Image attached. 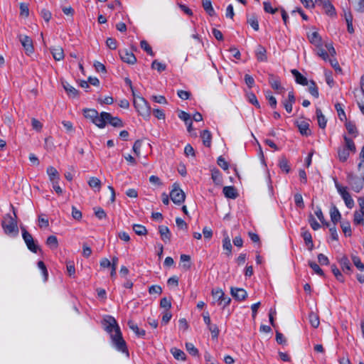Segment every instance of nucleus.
I'll return each mask as SVG.
<instances>
[{
  "mask_svg": "<svg viewBox=\"0 0 364 364\" xmlns=\"http://www.w3.org/2000/svg\"><path fill=\"white\" fill-rule=\"evenodd\" d=\"M105 330L109 334L112 346L118 351L125 353L129 356V350L127 343L122 337L120 328L116 319L111 316H107L104 318Z\"/></svg>",
  "mask_w": 364,
  "mask_h": 364,
  "instance_id": "f257e3e1",
  "label": "nucleus"
},
{
  "mask_svg": "<svg viewBox=\"0 0 364 364\" xmlns=\"http://www.w3.org/2000/svg\"><path fill=\"white\" fill-rule=\"evenodd\" d=\"M11 207L13 210L14 217L10 214H6L1 221V226L5 234L16 237L18 234V228L16 221L17 215L13 205H11Z\"/></svg>",
  "mask_w": 364,
  "mask_h": 364,
  "instance_id": "f03ea898",
  "label": "nucleus"
},
{
  "mask_svg": "<svg viewBox=\"0 0 364 364\" xmlns=\"http://www.w3.org/2000/svg\"><path fill=\"white\" fill-rule=\"evenodd\" d=\"M134 106L137 112L145 119H148L151 115V107L147 101L141 96H134Z\"/></svg>",
  "mask_w": 364,
  "mask_h": 364,
  "instance_id": "7ed1b4c3",
  "label": "nucleus"
},
{
  "mask_svg": "<svg viewBox=\"0 0 364 364\" xmlns=\"http://www.w3.org/2000/svg\"><path fill=\"white\" fill-rule=\"evenodd\" d=\"M346 180L351 190L353 191L359 193L363 188L364 181L363 178H360L353 173H348L346 176Z\"/></svg>",
  "mask_w": 364,
  "mask_h": 364,
  "instance_id": "20e7f679",
  "label": "nucleus"
},
{
  "mask_svg": "<svg viewBox=\"0 0 364 364\" xmlns=\"http://www.w3.org/2000/svg\"><path fill=\"white\" fill-rule=\"evenodd\" d=\"M21 230L22 232V237L28 249L33 253H37L40 248L34 241L33 236L26 230L24 226H21Z\"/></svg>",
  "mask_w": 364,
  "mask_h": 364,
  "instance_id": "39448f33",
  "label": "nucleus"
},
{
  "mask_svg": "<svg viewBox=\"0 0 364 364\" xmlns=\"http://www.w3.org/2000/svg\"><path fill=\"white\" fill-rule=\"evenodd\" d=\"M335 186L342 199L344 200L346 205L348 208H352L354 206V200L349 192L347 191V187L341 186L336 181H335Z\"/></svg>",
  "mask_w": 364,
  "mask_h": 364,
  "instance_id": "423d86ee",
  "label": "nucleus"
},
{
  "mask_svg": "<svg viewBox=\"0 0 364 364\" xmlns=\"http://www.w3.org/2000/svg\"><path fill=\"white\" fill-rule=\"evenodd\" d=\"M170 198L175 204L180 205L184 202L186 195L184 192L179 188L178 185L174 183L173 185V188L170 192Z\"/></svg>",
  "mask_w": 364,
  "mask_h": 364,
  "instance_id": "0eeeda50",
  "label": "nucleus"
},
{
  "mask_svg": "<svg viewBox=\"0 0 364 364\" xmlns=\"http://www.w3.org/2000/svg\"><path fill=\"white\" fill-rule=\"evenodd\" d=\"M18 39L21 42L25 53L27 55H31L34 52V48L33 45L32 39L26 35L18 34L17 36Z\"/></svg>",
  "mask_w": 364,
  "mask_h": 364,
  "instance_id": "6e6552de",
  "label": "nucleus"
},
{
  "mask_svg": "<svg viewBox=\"0 0 364 364\" xmlns=\"http://www.w3.org/2000/svg\"><path fill=\"white\" fill-rule=\"evenodd\" d=\"M212 294L217 299L219 304H223V307L228 306L231 301L230 298L225 296L224 292L220 289H213Z\"/></svg>",
  "mask_w": 364,
  "mask_h": 364,
  "instance_id": "1a4fd4ad",
  "label": "nucleus"
},
{
  "mask_svg": "<svg viewBox=\"0 0 364 364\" xmlns=\"http://www.w3.org/2000/svg\"><path fill=\"white\" fill-rule=\"evenodd\" d=\"M315 4L322 6L327 15L330 16H336V9L329 0H316Z\"/></svg>",
  "mask_w": 364,
  "mask_h": 364,
  "instance_id": "9d476101",
  "label": "nucleus"
},
{
  "mask_svg": "<svg viewBox=\"0 0 364 364\" xmlns=\"http://www.w3.org/2000/svg\"><path fill=\"white\" fill-rule=\"evenodd\" d=\"M268 82L272 88L274 89L277 93L280 94L284 90V88L281 85V81L279 77L269 74Z\"/></svg>",
  "mask_w": 364,
  "mask_h": 364,
  "instance_id": "9b49d317",
  "label": "nucleus"
},
{
  "mask_svg": "<svg viewBox=\"0 0 364 364\" xmlns=\"http://www.w3.org/2000/svg\"><path fill=\"white\" fill-rule=\"evenodd\" d=\"M119 54L122 60L130 65H134L136 62V58L133 53L127 49L120 50Z\"/></svg>",
  "mask_w": 364,
  "mask_h": 364,
  "instance_id": "f8f14e48",
  "label": "nucleus"
},
{
  "mask_svg": "<svg viewBox=\"0 0 364 364\" xmlns=\"http://www.w3.org/2000/svg\"><path fill=\"white\" fill-rule=\"evenodd\" d=\"M337 261L339 263L342 271L345 274H350L351 272V264L349 259L346 255H341L337 257Z\"/></svg>",
  "mask_w": 364,
  "mask_h": 364,
  "instance_id": "ddd939ff",
  "label": "nucleus"
},
{
  "mask_svg": "<svg viewBox=\"0 0 364 364\" xmlns=\"http://www.w3.org/2000/svg\"><path fill=\"white\" fill-rule=\"evenodd\" d=\"M108 117H109V113L102 112L100 115L99 114H97L93 124H95L99 128L102 129L106 126V124L107 123V120L109 119V118H107Z\"/></svg>",
  "mask_w": 364,
  "mask_h": 364,
  "instance_id": "4468645a",
  "label": "nucleus"
},
{
  "mask_svg": "<svg viewBox=\"0 0 364 364\" xmlns=\"http://www.w3.org/2000/svg\"><path fill=\"white\" fill-rule=\"evenodd\" d=\"M230 291L233 298L238 301H243L247 296V291L244 289L232 287Z\"/></svg>",
  "mask_w": 364,
  "mask_h": 364,
  "instance_id": "2eb2a0df",
  "label": "nucleus"
},
{
  "mask_svg": "<svg viewBox=\"0 0 364 364\" xmlns=\"http://www.w3.org/2000/svg\"><path fill=\"white\" fill-rule=\"evenodd\" d=\"M301 235L304 239L306 245L309 247V250L310 251L312 250L314 248V243L311 232L309 230H305L304 228H301Z\"/></svg>",
  "mask_w": 364,
  "mask_h": 364,
  "instance_id": "dca6fc26",
  "label": "nucleus"
},
{
  "mask_svg": "<svg viewBox=\"0 0 364 364\" xmlns=\"http://www.w3.org/2000/svg\"><path fill=\"white\" fill-rule=\"evenodd\" d=\"M178 116L181 120H183L185 122L186 125L187 126L188 132H191L192 129V120L191 119L190 114L184 111L181 110L178 112Z\"/></svg>",
  "mask_w": 364,
  "mask_h": 364,
  "instance_id": "f3484780",
  "label": "nucleus"
},
{
  "mask_svg": "<svg viewBox=\"0 0 364 364\" xmlns=\"http://www.w3.org/2000/svg\"><path fill=\"white\" fill-rule=\"evenodd\" d=\"M50 53L55 60L60 61L63 60L65 55L63 49L60 46L51 47L50 48Z\"/></svg>",
  "mask_w": 364,
  "mask_h": 364,
  "instance_id": "a211bd4d",
  "label": "nucleus"
},
{
  "mask_svg": "<svg viewBox=\"0 0 364 364\" xmlns=\"http://www.w3.org/2000/svg\"><path fill=\"white\" fill-rule=\"evenodd\" d=\"M223 193L228 198L235 199L238 196V193L234 186H225Z\"/></svg>",
  "mask_w": 364,
  "mask_h": 364,
  "instance_id": "6ab92c4d",
  "label": "nucleus"
},
{
  "mask_svg": "<svg viewBox=\"0 0 364 364\" xmlns=\"http://www.w3.org/2000/svg\"><path fill=\"white\" fill-rule=\"evenodd\" d=\"M159 232L160 233L162 240L164 242L170 241L171 234L167 226L160 225L159 227Z\"/></svg>",
  "mask_w": 364,
  "mask_h": 364,
  "instance_id": "aec40b11",
  "label": "nucleus"
},
{
  "mask_svg": "<svg viewBox=\"0 0 364 364\" xmlns=\"http://www.w3.org/2000/svg\"><path fill=\"white\" fill-rule=\"evenodd\" d=\"M291 73L295 77V81L296 83L301 85H308L309 82L306 77L301 75L297 70L294 69L291 70Z\"/></svg>",
  "mask_w": 364,
  "mask_h": 364,
  "instance_id": "412c9836",
  "label": "nucleus"
},
{
  "mask_svg": "<svg viewBox=\"0 0 364 364\" xmlns=\"http://www.w3.org/2000/svg\"><path fill=\"white\" fill-rule=\"evenodd\" d=\"M128 326L132 330L138 337L143 338L146 335V331L144 329H140L137 324L133 321H129Z\"/></svg>",
  "mask_w": 364,
  "mask_h": 364,
  "instance_id": "4be33fe9",
  "label": "nucleus"
},
{
  "mask_svg": "<svg viewBox=\"0 0 364 364\" xmlns=\"http://www.w3.org/2000/svg\"><path fill=\"white\" fill-rule=\"evenodd\" d=\"M200 137L203 140V144L206 147L211 146L212 135L210 131L205 129L200 133Z\"/></svg>",
  "mask_w": 364,
  "mask_h": 364,
  "instance_id": "5701e85b",
  "label": "nucleus"
},
{
  "mask_svg": "<svg viewBox=\"0 0 364 364\" xmlns=\"http://www.w3.org/2000/svg\"><path fill=\"white\" fill-rule=\"evenodd\" d=\"M316 114L319 127L321 129H325L326 127L327 120L320 108H316Z\"/></svg>",
  "mask_w": 364,
  "mask_h": 364,
  "instance_id": "b1692460",
  "label": "nucleus"
},
{
  "mask_svg": "<svg viewBox=\"0 0 364 364\" xmlns=\"http://www.w3.org/2000/svg\"><path fill=\"white\" fill-rule=\"evenodd\" d=\"M316 53L325 61L328 59V53L326 48H323V43L316 46Z\"/></svg>",
  "mask_w": 364,
  "mask_h": 364,
  "instance_id": "393cba45",
  "label": "nucleus"
},
{
  "mask_svg": "<svg viewBox=\"0 0 364 364\" xmlns=\"http://www.w3.org/2000/svg\"><path fill=\"white\" fill-rule=\"evenodd\" d=\"M266 53H267V50H266L265 48L259 45L256 50L257 59L261 62L266 61L267 60Z\"/></svg>",
  "mask_w": 364,
  "mask_h": 364,
  "instance_id": "a878e982",
  "label": "nucleus"
},
{
  "mask_svg": "<svg viewBox=\"0 0 364 364\" xmlns=\"http://www.w3.org/2000/svg\"><path fill=\"white\" fill-rule=\"evenodd\" d=\"M331 220L334 225H336L341 219V215L336 206H333L330 210Z\"/></svg>",
  "mask_w": 364,
  "mask_h": 364,
  "instance_id": "bb28decb",
  "label": "nucleus"
},
{
  "mask_svg": "<svg viewBox=\"0 0 364 364\" xmlns=\"http://www.w3.org/2000/svg\"><path fill=\"white\" fill-rule=\"evenodd\" d=\"M63 88L66 91L67 94L69 95V97H76L78 95V91L72 85H70L68 82L63 83Z\"/></svg>",
  "mask_w": 364,
  "mask_h": 364,
  "instance_id": "cd10ccee",
  "label": "nucleus"
},
{
  "mask_svg": "<svg viewBox=\"0 0 364 364\" xmlns=\"http://www.w3.org/2000/svg\"><path fill=\"white\" fill-rule=\"evenodd\" d=\"M46 171L51 182L55 181H59V174L55 168H54L53 166H48L47 168Z\"/></svg>",
  "mask_w": 364,
  "mask_h": 364,
  "instance_id": "c85d7f7f",
  "label": "nucleus"
},
{
  "mask_svg": "<svg viewBox=\"0 0 364 364\" xmlns=\"http://www.w3.org/2000/svg\"><path fill=\"white\" fill-rule=\"evenodd\" d=\"M202 5L209 16H213L215 14L210 0H202Z\"/></svg>",
  "mask_w": 364,
  "mask_h": 364,
  "instance_id": "c756f323",
  "label": "nucleus"
},
{
  "mask_svg": "<svg viewBox=\"0 0 364 364\" xmlns=\"http://www.w3.org/2000/svg\"><path fill=\"white\" fill-rule=\"evenodd\" d=\"M109 119L107 120V123L111 124L114 127H124V124L121 119L117 117H112L109 113V117H108Z\"/></svg>",
  "mask_w": 364,
  "mask_h": 364,
  "instance_id": "7c9ffc66",
  "label": "nucleus"
},
{
  "mask_svg": "<svg viewBox=\"0 0 364 364\" xmlns=\"http://www.w3.org/2000/svg\"><path fill=\"white\" fill-rule=\"evenodd\" d=\"M83 114L85 118L90 119L93 123L97 114H98V112L96 109L86 108L83 109Z\"/></svg>",
  "mask_w": 364,
  "mask_h": 364,
  "instance_id": "2f4dec72",
  "label": "nucleus"
},
{
  "mask_svg": "<svg viewBox=\"0 0 364 364\" xmlns=\"http://www.w3.org/2000/svg\"><path fill=\"white\" fill-rule=\"evenodd\" d=\"M171 353L175 359L178 360H186V354L185 353L176 348H173L171 350Z\"/></svg>",
  "mask_w": 364,
  "mask_h": 364,
  "instance_id": "473e14b6",
  "label": "nucleus"
},
{
  "mask_svg": "<svg viewBox=\"0 0 364 364\" xmlns=\"http://www.w3.org/2000/svg\"><path fill=\"white\" fill-rule=\"evenodd\" d=\"M309 40L315 46L322 43V40L318 32H313L309 35Z\"/></svg>",
  "mask_w": 364,
  "mask_h": 364,
  "instance_id": "72a5a7b5",
  "label": "nucleus"
},
{
  "mask_svg": "<svg viewBox=\"0 0 364 364\" xmlns=\"http://www.w3.org/2000/svg\"><path fill=\"white\" fill-rule=\"evenodd\" d=\"M353 223L356 225H364V213L360 211H355L354 213Z\"/></svg>",
  "mask_w": 364,
  "mask_h": 364,
  "instance_id": "f704fd0d",
  "label": "nucleus"
},
{
  "mask_svg": "<svg viewBox=\"0 0 364 364\" xmlns=\"http://www.w3.org/2000/svg\"><path fill=\"white\" fill-rule=\"evenodd\" d=\"M46 245L52 250H55L58 247V241L55 235L49 236L46 240Z\"/></svg>",
  "mask_w": 364,
  "mask_h": 364,
  "instance_id": "c9c22d12",
  "label": "nucleus"
},
{
  "mask_svg": "<svg viewBox=\"0 0 364 364\" xmlns=\"http://www.w3.org/2000/svg\"><path fill=\"white\" fill-rule=\"evenodd\" d=\"M308 264L316 274L321 277H325L323 271L321 269V268L316 262L314 261H309Z\"/></svg>",
  "mask_w": 364,
  "mask_h": 364,
  "instance_id": "e433bc0d",
  "label": "nucleus"
},
{
  "mask_svg": "<svg viewBox=\"0 0 364 364\" xmlns=\"http://www.w3.org/2000/svg\"><path fill=\"white\" fill-rule=\"evenodd\" d=\"M309 322L312 327L317 328L320 324V321L318 315L314 312L311 311L309 314Z\"/></svg>",
  "mask_w": 364,
  "mask_h": 364,
  "instance_id": "4c0bfd02",
  "label": "nucleus"
},
{
  "mask_svg": "<svg viewBox=\"0 0 364 364\" xmlns=\"http://www.w3.org/2000/svg\"><path fill=\"white\" fill-rule=\"evenodd\" d=\"M279 166L282 171L288 173L290 171L289 161L285 157H282L279 161Z\"/></svg>",
  "mask_w": 364,
  "mask_h": 364,
  "instance_id": "58836bf2",
  "label": "nucleus"
},
{
  "mask_svg": "<svg viewBox=\"0 0 364 364\" xmlns=\"http://www.w3.org/2000/svg\"><path fill=\"white\" fill-rule=\"evenodd\" d=\"M349 151L345 147L339 148L338 150V159L341 161H346L349 157Z\"/></svg>",
  "mask_w": 364,
  "mask_h": 364,
  "instance_id": "ea45409f",
  "label": "nucleus"
},
{
  "mask_svg": "<svg viewBox=\"0 0 364 364\" xmlns=\"http://www.w3.org/2000/svg\"><path fill=\"white\" fill-rule=\"evenodd\" d=\"M308 85H309V87H308L309 92L315 98H318L319 93H318V87L316 86V83L311 80Z\"/></svg>",
  "mask_w": 364,
  "mask_h": 364,
  "instance_id": "a19ab883",
  "label": "nucleus"
},
{
  "mask_svg": "<svg viewBox=\"0 0 364 364\" xmlns=\"http://www.w3.org/2000/svg\"><path fill=\"white\" fill-rule=\"evenodd\" d=\"M211 178L216 185H220L222 183V175L218 169L212 171Z\"/></svg>",
  "mask_w": 364,
  "mask_h": 364,
  "instance_id": "79ce46f5",
  "label": "nucleus"
},
{
  "mask_svg": "<svg viewBox=\"0 0 364 364\" xmlns=\"http://www.w3.org/2000/svg\"><path fill=\"white\" fill-rule=\"evenodd\" d=\"M335 109L338 113V118L341 121H344L347 119L346 113L343 108V105L341 103H336L335 105Z\"/></svg>",
  "mask_w": 364,
  "mask_h": 364,
  "instance_id": "37998d69",
  "label": "nucleus"
},
{
  "mask_svg": "<svg viewBox=\"0 0 364 364\" xmlns=\"http://www.w3.org/2000/svg\"><path fill=\"white\" fill-rule=\"evenodd\" d=\"M247 23L251 26V27L255 31H257L259 30V22L257 17L255 15H252L247 18Z\"/></svg>",
  "mask_w": 364,
  "mask_h": 364,
  "instance_id": "c03bdc74",
  "label": "nucleus"
},
{
  "mask_svg": "<svg viewBox=\"0 0 364 364\" xmlns=\"http://www.w3.org/2000/svg\"><path fill=\"white\" fill-rule=\"evenodd\" d=\"M133 230L138 235H145L147 234V230L145 226L139 224L133 225Z\"/></svg>",
  "mask_w": 364,
  "mask_h": 364,
  "instance_id": "a18cd8bd",
  "label": "nucleus"
},
{
  "mask_svg": "<svg viewBox=\"0 0 364 364\" xmlns=\"http://www.w3.org/2000/svg\"><path fill=\"white\" fill-rule=\"evenodd\" d=\"M298 127L300 133L302 135L309 136L311 134V132L309 130V124L308 123L303 122L299 124Z\"/></svg>",
  "mask_w": 364,
  "mask_h": 364,
  "instance_id": "49530a36",
  "label": "nucleus"
},
{
  "mask_svg": "<svg viewBox=\"0 0 364 364\" xmlns=\"http://www.w3.org/2000/svg\"><path fill=\"white\" fill-rule=\"evenodd\" d=\"M341 227L346 236L349 237L351 235V228L348 221H342L341 223Z\"/></svg>",
  "mask_w": 364,
  "mask_h": 364,
  "instance_id": "de8ad7c7",
  "label": "nucleus"
},
{
  "mask_svg": "<svg viewBox=\"0 0 364 364\" xmlns=\"http://www.w3.org/2000/svg\"><path fill=\"white\" fill-rule=\"evenodd\" d=\"M151 68L156 69L158 72L161 73L166 69V65L164 63L159 62L157 60H154L151 63Z\"/></svg>",
  "mask_w": 364,
  "mask_h": 364,
  "instance_id": "09e8293b",
  "label": "nucleus"
},
{
  "mask_svg": "<svg viewBox=\"0 0 364 364\" xmlns=\"http://www.w3.org/2000/svg\"><path fill=\"white\" fill-rule=\"evenodd\" d=\"M88 184L92 188H97V191H100L101 187V181L96 177L90 178Z\"/></svg>",
  "mask_w": 364,
  "mask_h": 364,
  "instance_id": "8fccbe9b",
  "label": "nucleus"
},
{
  "mask_svg": "<svg viewBox=\"0 0 364 364\" xmlns=\"http://www.w3.org/2000/svg\"><path fill=\"white\" fill-rule=\"evenodd\" d=\"M344 141L346 143L344 147L346 149H348V151H349L355 152L356 149L353 141L351 139L347 137L346 136H344Z\"/></svg>",
  "mask_w": 364,
  "mask_h": 364,
  "instance_id": "3c124183",
  "label": "nucleus"
},
{
  "mask_svg": "<svg viewBox=\"0 0 364 364\" xmlns=\"http://www.w3.org/2000/svg\"><path fill=\"white\" fill-rule=\"evenodd\" d=\"M207 326H208V330L211 333L212 338L213 339L218 338V337L219 336L220 331H219V328L217 326V325L210 323Z\"/></svg>",
  "mask_w": 364,
  "mask_h": 364,
  "instance_id": "603ef678",
  "label": "nucleus"
},
{
  "mask_svg": "<svg viewBox=\"0 0 364 364\" xmlns=\"http://www.w3.org/2000/svg\"><path fill=\"white\" fill-rule=\"evenodd\" d=\"M180 259L182 262H183V267L186 269V270H188L191 268V263H190V261H191V257L188 255H181V257H180Z\"/></svg>",
  "mask_w": 364,
  "mask_h": 364,
  "instance_id": "864d4df0",
  "label": "nucleus"
},
{
  "mask_svg": "<svg viewBox=\"0 0 364 364\" xmlns=\"http://www.w3.org/2000/svg\"><path fill=\"white\" fill-rule=\"evenodd\" d=\"M38 267L41 271L44 282H46L48 280V272L46 264H44V262L43 261H39L38 262Z\"/></svg>",
  "mask_w": 364,
  "mask_h": 364,
  "instance_id": "5fc2aeb1",
  "label": "nucleus"
},
{
  "mask_svg": "<svg viewBox=\"0 0 364 364\" xmlns=\"http://www.w3.org/2000/svg\"><path fill=\"white\" fill-rule=\"evenodd\" d=\"M140 46L141 48L147 53L148 55H150L151 56H154V53L152 50V48L151 47L149 46V44L148 43V42L145 40H142L141 42H140Z\"/></svg>",
  "mask_w": 364,
  "mask_h": 364,
  "instance_id": "6e6d98bb",
  "label": "nucleus"
},
{
  "mask_svg": "<svg viewBox=\"0 0 364 364\" xmlns=\"http://www.w3.org/2000/svg\"><path fill=\"white\" fill-rule=\"evenodd\" d=\"M247 97L248 101L251 104L254 105L255 106H256L258 108L260 107V105L257 99V97L252 92H247Z\"/></svg>",
  "mask_w": 364,
  "mask_h": 364,
  "instance_id": "4d7b16f0",
  "label": "nucleus"
},
{
  "mask_svg": "<svg viewBox=\"0 0 364 364\" xmlns=\"http://www.w3.org/2000/svg\"><path fill=\"white\" fill-rule=\"evenodd\" d=\"M346 128L348 130V133L350 134H355V136L357 134V128L355 124L353 122H346Z\"/></svg>",
  "mask_w": 364,
  "mask_h": 364,
  "instance_id": "13d9d810",
  "label": "nucleus"
},
{
  "mask_svg": "<svg viewBox=\"0 0 364 364\" xmlns=\"http://www.w3.org/2000/svg\"><path fill=\"white\" fill-rule=\"evenodd\" d=\"M223 247L224 250L228 251L227 255H230L232 251V245L230 242V240L228 237H226L223 240Z\"/></svg>",
  "mask_w": 364,
  "mask_h": 364,
  "instance_id": "bf43d9fd",
  "label": "nucleus"
},
{
  "mask_svg": "<svg viewBox=\"0 0 364 364\" xmlns=\"http://www.w3.org/2000/svg\"><path fill=\"white\" fill-rule=\"evenodd\" d=\"M294 199L295 204L298 208L301 209L304 208L303 197L300 193H296L294 196Z\"/></svg>",
  "mask_w": 364,
  "mask_h": 364,
  "instance_id": "052dcab7",
  "label": "nucleus"
},
{
  "mask_svg": "<svg viewBox=\"0 0 364 364\" xmlns=\"http://www.w3.org/2000/svg\"><path fill=\"white\" fill-rule=\"evenodd\" d=\"M160 306L165 309L164 311H169L171 308V299L166 297L162 298L160 301Z\"/></svg>",
  "mask_w": 364,
  "mask_h": 364,
  "instance_id": "680f3d73",
  "label": "nucleus"
},
{
  "mask_svg": "<svg viewBox=\"0 0 364 364\" xmlns=\"http://www.w3.org/2000/svg\"><path fill=\"white\" fill-rule=\"evenodd\" d=\"M217 164L221 168H223L225 171H227L229 168V164L222 156H220L218 158Z\"/></svg>",
  "mask_w": 364,
  "mask_h": 364,
  "instance_id": "e2e57ef3",
  "label": "nucleus"
},
{
  "mask_svg": "<svg viewBox=\"0 0 364 364\" xmlns=\"http://www.w3.org/2000/svg\"><path fill=\"white\" fill-rule=\"evenodd\" d=\"M186 348L187 351L192 355H197L198 354V350L191 343H186Z\"/></svg>",
  "mask_w": 364,
  "mask_h": 364,
  "instance_id": "0e129e2a",
  "label": "nucleus"
},
{
  "mask_svg": "<svg viewBox=\"0 0 364 364\" xmlns=\"http://www.w3.org/2000/svg\"><path fill=\"white\" fill-rule=\"evenodd\" d=\"M66 268H67V272H68V275L70 277H74L75 274V268L74 262H71V261L68 262L66 264Z\"/></svg>",
  "mask_w": 364,
  "mask_h": 364,
  "instance_id": "69168bd1",
  "label": "nucleus"
},
{
  "mask_svg": "<svg viewBox=\"0 0 364 364\" xmlns=\"http://www.w3.org/2000/svg\"><path fill=\"white\" fill-rule=\"evenodd\" d=\"M364 97V75L360 78V89L355 92V97Z\"/></svg>",
  "mask_w": 364,
  "mask_h": 364,
  "instance_id": "338daca9",
  "label": "nucleus"
},
{
  "mask_svg": "<svg viewBox=\"0 0 364 364\" xmlns=\"http://www.w3.org/2000/svg\"><path fill=\"white\" fill-rule=\"evenodd\" d=\"M352 261L354 264V265L360 270L363 271L364 270V264L361 262V260L360 257L358 256L353 255L352 256Z\"/></svg>",
  "mask_w": 364,
  "mask_h": 364,
  "instance_id": "774afa93",
  "label": "nucleus"
}]
</instances>
